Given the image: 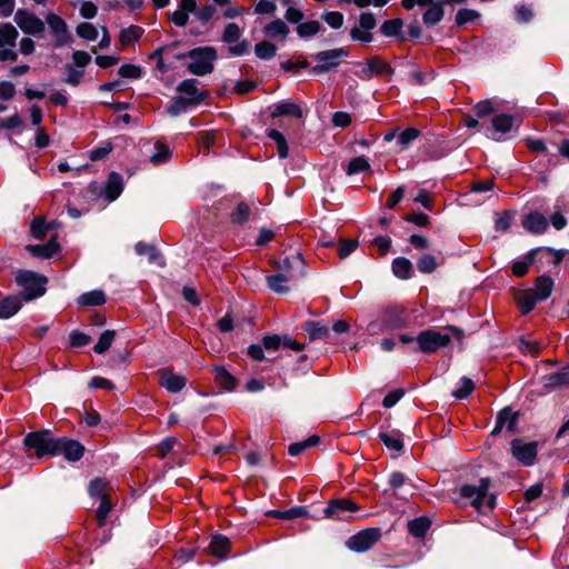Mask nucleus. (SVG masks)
<instances>
[{"label":"nucleus","mask_w":569,"mask_h":569,"mask_svg":"<svg viewBox=\"0 0 569 569\" xmlns=\"http://www.w3.org/2000/svg\"><path fill=\"white\" fill-rule=\"evenodd\" d=\"M77 302L81 307L101 306L106 302V295L102 290H92V291L82 293L78 298Z\"/></svg>","instance_id":"72a5a7b5"},{"label":"nucleus","mask_w":569,"mask_h":569,"mask_svg":"<svg viewBox=\"0 0 569 569\" xmlns=\"http://www.w3.org/2000/svg\"><path fill=\"white\" fill-rule=\"evenodd\" d=\"M254 53L259 59L269 60L276 56L277 47L272 42L263 40L254 46Z\"/></svg>","instance_id":"c03bdc74"},{"label":"nucleus","mask_w":569,"mask_h":569,"mask_svg":"<svg viewBox=\"0 0 569 569\" xmlns=\"http://www.w3.org/2000/svg\"><path fill=\"white\" fill-rule=\"evenodd\" d=\"M27 249L33 257L48 259L58 252L59 244L54 239H51L44 244L28 246Z\"/></svg>","instance_id":"7c9ffc66"},{"label":"nucleus","mask_w":569,"mask_h":569,"mask_svg":"<svg viewBox=\"0 0 569 569\" xmlns=\"http://www.w3.org/2000/svg\"><path fill=\"white\" fill-rule=\"evenodd\" d=\"M381 538L379 528H367L351 536L347 540V547L357 552H365L373 547Z\"/></svg>","instance_id":"9d476101"},{"label":"nucleus","mask_w":569,"mask_h":569,"mask_svg":"<svg viewBox=\"0 0 569 569\" xmlns=\"http://www.w3.org/2000/svg\"><path fill=\"white\" fill-rule=\"evenodd\" d=\"M186 57L190 60L187 64V70L191 74L203 77L213 71L218 52L216 48L206 46L189 50Z\"/></svg>","instance_id":"f03ea898"},{"label":"nucleus","mask_w":569,"mask_h":569,"mask_svg":"<svg viewBox=\"0 0 569 569\" xmlns=\"http://www.w3.org/2000/svg\"><path fill=\"white\" fill-rule=\"evenodd\" d=\"M553 281L550 277L540 276L537 278L535 287L530 289L539 301L547 300L552 292Z\"/></svg>","instance_id":"bb28decb"},{"label":"nucleus","mask_w":569,"mask_h":569,"mask_svg":"<svg viewBox=\"0 0 569 569\" xmlns=\"http://www.w3.org/2000/svg\"><path fill=\"white\" fill-rule=\"evenodd\" d=\"M513 220V213L510 211H503L500 214H498L495 227L496 230L506 232L511 227Z\"/></svg>","instance_id":"69168bd1"},{"label":"nucleus","mask_w":569,"mask_h":569,"mask_svg":"<svg viewBox=\"0 0 569 569\" xmlns=\"http://www.w3.org/2000/svg\"><path fill=\"white\" fill-rule=\"evenodd\" d=\"M159 376L160 386L171 393L181 391L187 385V379L183 376L177 375L170 369L160 370Z\"/></svg>","instance_id":"f3484780"},{"label":"nucleus","mask_w":569,"mask_h":569,"mask_svg":"<svg viewBox=\"0 0 569 569\" xmlns=\"http://www.w3.org/2000/svg\"><path fill=\"white\" fill-rule=\"evenodd\" d=\"M19 32L9 22L0 23V61L13 62L18 59L16 50Z\"/></svg>","instance_id":"423d86ee"},{"label":"nucleus","mask_w":569,"mask_h":569,"mask_svg":"<svg viewBox=\"0 0 569 569\" xmlns=\"http://www.w3.org/2000/svg\"><path fill=\"white\" fill-rule=\"evenodd\" d=\"M21 309V299L18 296H9L0 300V318L8 319Z\"/></svg>","instance_id":"c756f323"},{"label":"nucleus","mask_w":569,"mask_h":569,"mask_svg":"<svg viewBox=\"0 0 569 569\" xmlns=\"http://www.w3.org/2000/svg\"><path fill=\"white\" fill-rule=\"evenodd\" d=\"M370 168H371V166H370L368 159L365 158L363 156H360V157L352 158L349 161L346 172L348 176H353V174H358L360 172L368 171V170H370Z\"/></svg>","instance_id":"37998d69"},{"label":"nucleus","mask_w":569,"mask_h":569,"mask_svg":"<svg viewBox=\"0 0 569 569\" xmlns=\"http://www.w3.org/2000/svg\"><path fill=\"white\" fill-rule=\"evenodd\" d=\"M305 329L312 340L322 339V338L328 337V335H329L328 327L321 325L320 322H315V321L308 322L306 325Z\"/></svg>","instance_id":"864d4df0"},{"label":"nucleus","mask_w":569,"mask_h":569,"mask_svg":"<svg viewBox=\"0 0 569 569\" xmlns=\"http://www.w3.org/2000/svg\"><path fill=\"white\" fill-rule=\"evenodd\" d=\"M480 18V13L473 9H460L457 11L455 21L456 24L461 27L468 22L478 20Z\"/></svg>","instance_id":"13d9d810"},{"label":"nucleus","mask_w":569,"mask_h":569,"mask_svg":"<svg viewBox=\"0 0 569 569\" xmlns=\"http://www.w3.org/2000/svg\"><path fill=\"white\" fill-rule=\"evenodd\" d=\"M379 320L387 330L403 329L413 323L412 310L399 305L389 306L381 311Z\"/></svg>","instance_id":"39448f33"},{"label":"nucleus","mask_w":569,"mask_h":569,"mask_svg":"<svg viewBox=\"0 0 569 569\" xmlns=\"http://www.w3.org/2000/svg\"><path fill=\"white\" fill-rule=\"evenodd\" d=\"M23 443L34 450L39 458L62 455L69 461H79L84 453V447L77 440L68 438H53L49 430L28 433Z\"/></svg>","instance_id":"f257e3e1"},{"label":"nucleus","mask_w":569,"mask_h":569,"mask_svg":"<svg viewBox=\"0 0 569 569\" xmlns=\"http://www.w3.org/2000/svg\"><path fill=\"white\" fill-rule=\"evenodd\" d=\"M402 28L401 19L387 20L380 27V31L385 37H396L400 33Z\"/></svg>","instance_id":"bf43d9fd"},{"label":"nucleus","mask_w":569,"mask_h":569,"mask_svg":"<svg viewBox=\"0 0 569 569\" xmlns=\"http://www.w3.org/2000/svg\"><path fill=\"white\" fill-rule=\"evenodd\" d=\"M359 510V507L351 500L337 499L331 500L325 508L323 513L327 518L337 520H347L348 513Z\"/></svg>","instance_id":"4468645a"},{"label":"nucleus","mask_w":569,"mask_h":569,"mask_svg":"<svg viewBox=\"0 0 569 569\" xmlns=\"http://www.w3.org/2000/svg\"><path fill=\"white\" fill-rule=\"evenodd\" d=\"M230 548V541L227 537L222 535H216L212 537L208 551L216 557L223 558Z\"/></svg>","instance_id":"473e14b6"},{"label":"nucleus","mask_w":569,"mask_h":569,"mask_svg":"<svg viewBox=\"0 0 569 569\" xmlns=\"http://www.w3.org/2000/svg\"><path fill=\"white\" fill-rule=\"evenodd\" d=\"M46 21L54 38V46L60 48L71 42L72 37L66 21L57 13H48Z\"/></svg>","instance_id":"9b49d317"},{"label":"nucleus","mask_w":569,"mask_h":569,"mask_svg":"<svg viewBox=\"0 0 569 569\" xmlns=\"http://www.w3.org/2000/svg\"><path fill=\"white\" fill-rule=\"evenodd\" d=\"M516 302L522 315L529 313L538 302H540L533 292L528 289L523 290L516 296Z\"/></svg>","instance_id":"2f4dec72"},{"label":"nucleus","mask_w":569,"mask_h":569,"mask_svg":"<svg viewBox=\"0 0 569 569\" xmlns=\"http://www.w3.org/2000/svg\"><path fill=\"white\" fill-rule=\"evenodd\" d=\"M517 425V413L510 408H503L497 417L496 426L492 430V435L500 432L505 427L509 431H513Z\"/></svg>","instance_id":"393cba45"},{"label":"nucleus","mask_w":569,"mask_h":569,"mask_svg":"<svg viewBox=\"0 0 569 569\" xmlns=\"http://www.w3.org/2000/svg\"><path fill=\"white\" fill-rule=\"evenodd\" d=\"M77 34L88 41H93L98 38V29L90 22H82L77 26Z\"/></svg>","instance_id":"6e6d98bb"},{"label":"nucleus","mask_w":569,"mask_h":569,"mask_svg":"<svg viewBox=\"0 0 569 569\" xmlns=\"http://www.w3.org/2000/svg\"><path fill=\"white\" fill-rule=\"evenodd\" d=\"M420 136V131L416 128H407L398 134V143L401 148H407L412 141Z\"/></svg>","instance_id":"052dcab7"},{"label":"nucleus","mask_w":569,"mask_h":569,"mask_svg":"<svg viewBox=\"0 0 569 569\" xmlns=\"http://www.w3.org/2000/svg\"><path fill=\"white\" fill-rule=\"evenodd\" d=\"M569 385V372L560 371L551 373L545 378L543 386L549 389H555L560 386Z\"/></svg>","instance_id":"a18cd8bd"},{"label":"nucleus","mask_w":569,"mask_h":569,"mask_svg":"<svg viewBox=\"0 0 569 569\" xmlns=\"http://www.w3.org/2000/svg\"><path fill=\"white\" fill-rule=\"evenodd\" d=\"M250 214V208L247 203L241 202L237 206L236 210L231 214V220L234 223H243L248 220Z\"/></svg>","instance_id":"338daca9"},{"label":"nucleus","mask_w":569,"mask_h":569,"mask_svg":"<svg viewBox=\"0 0 569 569\" xmlns=\"http://www.w3.org/2000/svg\"><path fill=\"white\" fill-rule=\"evenodd\" d=\"M418 270L422 273H431L437 268V260L431 254H423L417 262Z\"/></svg>","instance_id":"e2e57ef3"},{"label":"nucleus","mask_w":569,"mask_h":569,"mask_svg":"<svg viewBox=\"0 0 569 569\" xmlns=\"http://www.w3.org/2000/svg\"><path fill=\"white\" fill-rule=\"evenodd\" d=\"M192 10L194 0H180L179 8L170 14V21L177 27H186Z\"/></svg>","instance_id":"4be33fe9"},{"label":"nucleus","mask_w":569,"mask_h":569,"mask_svg":"<svg viewBox=\"0 0 569 569\" xmlns=\"http://www.w3.org/2000/svg\"><path fill=\"white\" fill-rule=\"evenodd\" d=\"M106 199L109 202L114 201L123 190V179L118 172H111L104 183Z\"/></svg>","instance_id":"b1692460"},{"label":"nucleus","mask_w":569,"mask_h":569,"mask_svg":"<svg viewBox=\"0 0 569 569\" xmlns=\"http://www.w3.org/2000/svg\"><path fill=\"white\" fill-rule=\"evenodd\" d=\"M345 56H347V52L342 48L320 51L313 56V59L319 62L313 70L316 72L329 71L336 68L340 63V59Z\"/></svg>","instance_id":"ddd939ff"},{"label":"nucleus","mask_w":569,"mask_h":569,"mask_svg":"<svg viewBox=\"0 0 569 569\" xmlns=\"http://www.w3.org/2000/svg\"><path fill=\"white\" fill-rule=\"evenodd\" d=\"M189 107L191 106L188 101L182 96H178L171 100L170 104L167 107V112L172 117H177L186 112Z\"/></svg>","instance_id":"3c124183"},{"label":"nucleus","mask_w":569,"mask_h":569,"mask_svg":"<svg viewBox=\"0 0 569 569\" xmlns=\"http://www.w3.org/2000/svg\"><path fill=\"white\" fill-rule=\"evenodd\" d=\"M320 30L321 24L316 20L301 22L296 28L297 34L302 39L311 38L316 36Z\"/></svg>","instance_id":"ea45409f"},{"label":"nucleus","mask_w":569,"mask_h":569,"mask_svg":"<svg viewBox=\"0 0 569 569\" xmlns=\"http://www.w3.org/2000/svg\"><path fill=\"white\" fill-rule=\"evenodd\" d=\"M290 279L291 276H288L283 272H277L274 274L268 276L266 281L269 289H271L273 292L287 293L289 291L288 282Z\"/></svg>","instance_id":"cd10ccee"},{"label":"nucleus","mask_w":569,"mask_h":569,"mask_svg":"<svg viewBox=\"0 0 569 569\" xmlns=\"http://www.w3.org/2000/svg\"><path fill=\"white\" fill-rule=\"evenodd\" d=\"M358 247L357 240L341 239L338 244V254L340 259H345L350 256Z\"/></svg>","instance_id":"774afa93"},{"label":"nucleus","mask_w":569,"mask_h":569,"mask_svg":"<svg viewBox=\"0 0 569 569\" xmlns=\"http://www.w3.org/2000/svg\"><path fill=\"white\" fill-rule=\"evenodd\" d=\"M262 31L267 37L281 42L286 41L287 37L290 33V29L287 26V23L279 18L267 23L263 27Z\"/></svg>","instance_id":"412c9836"},{"label":"nucleus","mask_w":569,"mask_h":569,"mask_svg":"<svg viewBox=\"0 0 569 569\" xmlns=\"http://www.w3.org/2000/svg\"><path fill=\"white\" fill-rule=\"evenodd\" d=\"M513 126V117L507 113H500L492 118L491 137L495 140H500L506 133H508Z\"/></svg>","instance_id":"6ab92c4d"},{"label":"nucleus","mask_w":569,"mask_h":569,"mask_svg":"<svg viewBox=\"0 0 569 569\" xmlns=\"http://www.w3.org/2000/svg\"><path fill=\"white\" fill-rule=\"evenodd\" d=\"M134 251L139 256H147L150 262H156L159 266H163V259L157 248L152 244H148L144 242H138L134 246Z\"/></svg>","instance_id":"f704fd0d"},{"label":"nucleus","mask_w":569,"mask_h":569,"mask_svg":"<svg viewBox=\"0 0 569 569\" xmlns=\"http://www.w3.org/2000/svg\"><path fill=\"white\" fill-rule=\"evenodd\" d=\"M177 91L188 101L190 106H198L207 98L206 91H200L198 80L186 79L177 87Z\"/></svg>","instance_id":"2eb2a0df"},{"label":"nucleus","mask_w":569,"mask_h":569,"mask_svg":"<svg viewBox=\"0 0 569 569\" xmlns=\"http://www.w3.org/2000/svg\"><path fill=\"white\" fill-rule=\"evenodd\" d=\"M113 144L110 141H104L100 146L91 149L89 151V159L91 161H99L109 156V153L112 151Z\"/></svg>","instance_id":"5fc2aeb1"},{"label":"nucleus","mask_w":569,"mask_h":569,"mask_svg":"<svg viewBox=\"0 0 569 569\" xmlns=\"http://www.w3.org/2000/svg\"><path fill=\"white\" fill-rule=\"evenodd\" d=\"M473 389V381L467 377H462L460 379V387L452 392V396L456 399H466L472 393Z\"/></svg>","instance_id":"4d7b16f0"},{"label":"nucleus","mask_w":569,"mask_h":569,"mask_svg":"<svg viewBox=\"0 0 569 569\" xmlns=\"http://www.w3.org/2000/svg\"><path fill=\"white\" fill-rule=\"evenodd\" d=\"M16 283L21 288V298L24 301L37 299L44 295L47 278L30 270H19Z\"/></svg>","instance_id":"20e7f679"},{"label":"nucleus","mask_w":569,"mask_h":569,"mask_svg":"<svg viewBox=\"0 0 569 569\" xmlns=\"http://www.w3.org/2000/svg\"><path fill=\"white\" fill-rule=\"evenodd\" d=\"M270 114L272 118L288 116L300 119L303 116V111L300 106L295 102L281 101L272 107Z\"/></svg>","instance_id":"5701e85b"},{"label":"nucleus","mask_w":569,"mask_h":569,"mask_svg":"<svg viewBox=\"0 0 569 569\" xmlns=\"http://www.w3.org/2000/svg\"><path fill=\"white\" fill-rule=\"evenodd\" d=\"M216 12V8L211 4H204L197 7V2L194 1V10L191 13L194 14L196 19L202 24H207L213 17Z\"/></svg>","instance_id":"de8ad7c7"},{"label":"nucleus","mask_w":569,"mask_h":569,"mask_svg":"<svg viewBox=\"0 0 569 569\" xmlns=\"http://www.w3.org/2000/svg\"><path fill=\"white\" fill-rule=\"evenodd\" d=\"M242 31L234 22L228 23L222 32L221 41L229 44L228 52L232 57H241L249 52V42L243 39L240 40Z\"/></svg>","instance_id":"0eeeda50"},{"label":"nucleus","mask_w":569,"mask_h":569,"mask_svg":"<svg viewBox=\"0 0 569 569\" xmlns=\"http://www.w3.org/2000/svg\"><path fill=\"white\" fill-rule=\"evenodd\" d=\"M142 29L138 26H130L120 32V42L122 46H129L140 39Z\"/></svg>","instance_id":"49530a36"},{"label":"nucleus","mask_w":569,"mask_h":569,"mask_svg":"<svg viewBox=\"0 0 569 569\" xmlns=\"http://www.w3.org/2000/svg\"><path fill=\"white\" fill-rule=\"evenodd\" d=\"M114 336L116 332L113 330L103 331L100 335L98 342L94 345L93 351L98 355L106 352L111 347Z\"/></svg>","instance_id":"09e8293b"},{"label":"nucleus","mask_w":569,"mask_h":569,"mask_svg":"<svg viewBox=\"0 0 569 569\" xmlns=\"http://www.w3.org/2000/svg\"><path fill=\"white\" fill-rule=\"evenodd\" d=\"M450 340L449 335L431 329L421 331L416 338L419 350L425 353H431L446 347Z\"/></svg>","instance_id":"6e6552de"},{"label":"nucleus","mask_w":569,"mask_h":569,"mask_svg":"<svg viewBox=\"0 0 569 569\" xmlns=\"http://www.w3.org/2000/svg\"><path fill=\"white\" fill-rule=\"evenodd\" d=\"M268 137L273 140L278 148V154L281 159H286L289 154V147L284 136L277 129H269Z\"/></svg>","instance_id":"58836bf2"},{"label":"nucleus","mask_w":569,"mask_h":569,"mask_svg":"<svg viewBox=\"0 0 569 569\" xmlns=\"http://www.w3.org/2000/svg\"><path fill=\"white\" fill-rule=\"evenodd\" d=\"M392 72V68L388 62L379 57L369 59L361 69L357 72V76L362 80H369L373 76L389 74Z\"/></svg>","instance_id":"dca6fc26"},{"label":"nucleus","mask_w":569,"mask_h":569,"mask_svg":"<svg viewBox=\"0 0 569 569\" xmlns=\"http://www.w3.org/2000/svg\"><path fill=\"white\" fill-rule=\"evenodd\" d=\"M427 10L422 14V22L426 27L431 28L437 26L445 16L443 2L440 0H432L426 6Z\"/></svg>","instance_id":"a211bd4d"},{"label":"nucleus","mask_w":569,"mask_h":569,"mask_svg":"<svg viewBox=\"0 0 569 569\" xmlns=\"http://www.w3.org/2000/svg\"><path fill=\"white\" fill-rule=\"evenodd\" d=\"M378 437L388 449L397 452L403 451V440L400 431L380 432Z\"/></svg>","instance_id":"c85d7f7f"},{"label":"nucleus","mask_w":569,"mask_h":569,"mask_svg":"<svg viewBox=\"0 0 569 569\" xmlns=\"http://www.w3.org/2000/svg\"><path fill=\"white\" fill-rule=\"evenodd\" d=\"M523 228L536 234L543 233L548 228L547 218L538 211H533L525 216L522 220Z\"/></svg>","instance_id":"aec40b11"},{"label":"nucleus","mask_w":569,"mask_h":569,"mask_svg":"<svg viewBox=\"0 0 569 569\" xmlns=\"http://www.w3.org/2000/svg\"><path fill=\"white\" fill-rule=\"evenodd\" d=\"M14 22L26 34L37 37L41 36L46 30L44 22L27 9H18L16 11Z\"/></svg>","instance_id":"1a4fd4ad"},{"label":"nucleus","mask_w":569,"mask_h":569,"mask_svg":"<svg viewBox=\"0 0 569 569\" xmlns=\"http://www.w3.org/2000/svg\"><path fill=\"white\" fill-rule=\"evenodd\" d=\"M319 441H320V438L318 436H311L303 441L291 443L288 448V452L292 457L299 456L308 448L317 446L319 443Z\"/></svg>","instance_id":"a19ab883"},{"label":"nucleus","mask_w":569,"mask_h":569,"mask_svg":"<svg viewBox=\"0 0 569 569\" xmlns=\"http://www.w3.org/2000/svg\"><path fill=\"white\" fill-rule=\"evenodd\" d=\"M392 271L400 279H409L412 273V263L407 258H396L392 261Z\"/></svg>","instance_id":"e433bc0d"},{"label":"nucleus","mask_w":569,"mask_h":569,"mask_svg":"<svg viewBox=\"0 0 569 569\" xmlns=\"http://www.w3.org/2000/svg\"><path fill=\"white\" fill-rule=\"evenodd\" d=\"M170 156H171V151H170L169 147H167L163 143H158V144H156V151L151 156L150 159H151L152 163L160 164V163H163L167 160H169Z\"/></svg>","instance_id":"0e129e2a"},{"label":"nucleus","mask_w":569,"mask_h":569,"mask_svg":"<svg viewBox=\"0 0 569 569\" xmlns=\"http://www.w3.org/2000/svg\"><path fill=\"white\" fill-rule=\"evenodd\" d=\"M489 485V478L480 479L478 485H463L460 488V497L468 500L478 511L482 510L485 503L492 509L496 505V497L488 495Z\"/></svg>","instance_id":"7ed1b4c3"},{"label":"nucleus","mask_w":569,"mask_h":569,"mask_svg":"<svg viewBox=\"0 0 569 569\" xmlns=\"http://www.w3.org/2000/svg\"><path fill=\"white\" fill-rule=\"evenodd\" d=\"M431 526V521L427 517H418L408 522V531L416 538H422Z\"/></svg>","instance_id":"c9c22d12"},{"label":"nucleus","mask_w":569,"mask_h":569,"mask_svg":"<svg viewBox=\"0 0 569 569\" xmlns=\"http://www.w3.org/2000/svg\"><path fill=\"white\" fill-rule=\"evenodd\" d=\"M214 381L224 390L232 391L236 388V378L223 367H213Z\"/></svg>","instance_id":"a878e982"},{"label":"nucleus","mask_w":569,"mask_h":569,"mask_svg":"<svg viewBox=\"0 0 569 569\" xmlns=\"http://www.w3.org/2000/svg\"><path fill=\"white\" fill-rule=\"evenodd\" d=\"M298 264L303 267L305 260L300 252H295L291 257H286L283 260L279 261L277 263V267L279 268V272H283L288 276H291V270L293 266Z\"/></svg>","instance_id":"4c0bfd02"},{"label":"nucleus","mask_w":569,"mask_h":569,"mask_svg":"<svg viewBox=\"0 0 569 569\" xmlns=\"http://www.w3.org/2000/svg\"><path fill=\"white\" fill-rule=\"evenodd\" d=\"M512 456L523 466H532L537 458V442H525L521 439L511 441Z\"/></svg>","instance_id":"f8f14e48"},{"label":"nucleus","mask_w":569,"mask_h":569,"mask_svg":"<svg viewBox=\"0 0 569 569\" xmlns=\"http://www.w3.org/2000/svg\"><path fill=\"white\" fill-rule=\"evenodd\" d=\"M66 70L67 77L64 79V82L73 87L78 86L81 82V79L84 74V70L76 68L72 64H67Z\"/></svg>","instance_id":"680f3d73"},{"label":"nucleus","mask_w":569,"mask_h":569,"mask_svg":"<svg viewBox=\"0 0 569 569\" xmlns=\"http://www.w3.org/2000/svg\"><path fill=\"white\" fill-rule=\"evenodd\" d=\"M109 487V482L103 478H96L89 483V495L91 498L101 499L102 497H108L107 489Z\"/></svg>","instance_id":"79ce46f5"},{"label":"nucleus","mask_w":569,"mask_h":569,"mask_svg":"<svg viewBox=\"0 0 569 569\" xmlns=\"http://www.w3.org/2000/svg\"><path fill=\"white\" fill-rule=\"evenodd\" d=\"M539 251V249L531 250L525 260L516 261L512 264V273L516 277H523L528 272V268L533 261V256Z\"/></svg>","instance_id":"603ef678"},{"label":"nucleus","mask_w":569,"mask_h":569,"mask_svg":"<svg viewBox=\"0 0 569 569\" xmlns=\"http://www.w3.org/2000/svg\"><path fill=\"white\" fill-rule=\"evenodd\" d=\"M99 503V507L96 512V518L98 521V525L100 527H103L106 525L107 518L112 509V503L109 499V497H102Z\"/></svg>","instance_id":"8fccbe9b"}]
</instances>
